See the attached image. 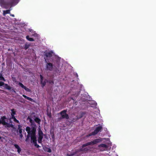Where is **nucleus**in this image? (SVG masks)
I'll return each mask as SVG.
<instances>
[{
  "label": "nucleus",
  "mask_w": 156,
  "mask_h": 156,
  "mask_svg": "<svg viewBox=\"0 0 156 156\" xmlns=\"http://www.w3.org/2000/svg\"><path fill=\"white\" fill-rule=\"evenodd\" d=\"M26 131L28 133L27 137L29 138L30 137L31 141L34 144L35 146L38 147L39 146L37 144L36 138L35 135L36 129L34 128L30 129L29 127L27 126L26 127Z\"/></svg>",
  "instance_id": "obj_1"
},
{
  "label": "nucleus",
  "mask_w": 156,
  "mask_h": 156,
  "mask_svg": "<svg viewBox=\"0 0 156 156\" xmlns=\"http://www.w3.org/2000/svg\"><path fill=\"white\" fill-rule=\"evenodd\" d=\"M19 1L20 0H4V1H1L0 3L1 4L12 7L17 5Z\"/></svg>",
  "instance_id": "obj_2"
},
{
  "label": "nucleus",
  "mask_w": 156,
  "mask_h": 156,
  "mask_svg": "<svg viewBox=\"0 0 156 156\" xmlns=\"http://www.w3.org/2000/svg\"><path fill=\"white\" fill-rule=\"evenodd\" d=\"M7 120V119L4 116L2 117L1 119H0V123H2L6 127H11L13 129H15L14 125L8 123L6 122Z\"/></svg>",
  "instance_id": "obj_3"
},
{
  "label": "nucleus",
  "mask_w": 156,
  "mask_h": 156,
  "mask_svg": "<svg viewBox=\"0 0 156 156\" xmlns=\"http://www.w3.org/2000/svg\"><path fill=\"white\" fill-rule=\"evenodd\" d=\"M102 129V127L101 126H98L96 128L94 132H92L91 133L87 135V136L89 137L91 135H94L98 133Z\"/></svg>",
  "instance_id": "obj_4"
},
{
  "label": "nucleus",
  "mask_w": 156,
  "mask_h": 156,
  "mask_svg": "<svg viewBox=\"0 0 156 156\" xmlns=\"http://www.w3.org/2000/svg\"><path fill=\"white\" fill-rule=\"evenodd\" d=\"M99 149L101 151H105L107 150L108 148V146L105 144H99L98 146Z\"/></svg>",
  "instance_id": "obj_5"
},
{
  "label": "nucleus",
  "mask_w": 156,
  "mask_h": 156,
  "mask_svg": "<svg viewBox=\"0 0 156 156\" xmlns=\"http://www.w3.org/2000/svg\"><path fill=\"white\" fill-rule=\"evenodd\" d=\"M46 62L47 63L46 65V70L52 71L53 69V64L50 62H47L46 61Z\"/></svg>",
  "instance_id": "obj_6"
},
{
  "label": "nucleus",
  "mask_w": 156,
  "mask_h": 156,
  "mask_svg": "<svg viewBox=\"0 0 156 156\" xmlns=\"http://www.w3.org/2000/svg\"><path fill=\"white\" fill-rule=\"evenodd\" d=\"M12 112L11 113V119H13V121L15 122L19 123H20L19 122L18 120H17L14 116V115L16 114V112L14 111V109H12L11 110Z\"/></svg>",
  "instance_id": "obj_7"
},
{
  "label": "nucleus",
  "mask_w": 156,
  "mask_h": 156,
  "mask_svg": "<svg viewBox=\"0 0 156 156\" xmlns=\"http://www.w3.org/2000/svg\"><path fill=\"white\" fill-rule=\"evenodd\" d=\"M38 129L39 137L38 141L39 143H41L42 142V140L43 137V133L40 128H39Z\"/></svg>",
  "instance_id": "obj_8"
},
{
  "label": "nucleus",
  "mask_w": 156,
  "mask_h": 156,
  "mask_svg": "<svg viewBox=\"0 0 156 156\" xmlns=\"http://www.w3.org/2000/svg\"><path fill=\"white\" fill-rule=\"evenodd\" d=\"M60 114L62 116V117L60 118V119H62V118H65L66 119H69V116L66 113V111L64 110L63 111H62L60 112Z\"/></svg>",
  "instance_id": "obj_9"
},
{
  "label": "nucleus",
  "mask_w": 156,
  "mask_h": 156,
  "mask_svg": "<svg viewBox=\"0 0 156 156\" xmlns=\"http://www.w3.org/2000/svg\"><path fill=\"white\" fill-rule=\"evenodd\" d=\"M40 77L41 79V83L42 85V87H43L45 85L47 80H46L45 79L44 81H43V77L42 75H40Z\"/></svg>",
  "instance_id": "obj_10"
},
{
  "label": "nucleus",
  "mask_w": 156,
  "mask_h": 156,
  "mask_svg": "<svg viewBox=\"0 0 156 156\" xmlns=\"http://www.w3.org/2000/svg\"><path fill=\"white\" fill-rule=\"evenodd\" d=\"M19 86L22 88L24 89L26 91L28 92H30L31 90L29 88H27L26 86H24L22 83H19Z\"/></svg>",
  "instance_id": "obj_11"
},
{
  "label": "nucleus",
  "mask_w": 156,
  "mask_h": 156,
  "mask_svg": "<svg viewBox=\"0 0 156 156\" xmlns=\"http://www.w3.org/2000/svg\"><path fill=\"white\" fill-rule=\"evenodd\" d=\"M53 52L51 51L49 52H47L45 53V55L47 57H51L52 55Z\"/></svg>",
  "instance_id": "obj_12"
},
{
  "label": "nucleus",
  "mask_w": 156,
  "mask_h": 156,
  "mask_svg": "<svg viewBox=\"0 0 156 156\" xmlns=\"http://www.w3.org/2000/svg\"><path fill=\"white\" fill-rule=\"evenodd\" d=\"M102 141V140L101 138H100L99 139H96L94 140L93 141L94 142V144H96L101 142Z\"/></svg>",
  "instance_id": "obj_13"
},
{
  "label": "nucleus",
  "mask_w": 156,
  "mask_h": 156,
  "mask_svg": "<svg viewBox=\"0 0 156 156\" xmlns=\"http://www.w3.org/2000/svg\"><path fill=\"white\" fill-rule=\"evenodd\" d=\"M94 144V142L93 141H91L90 142H88L86 144H83V147H86V146H88L89 145H93Z\"/></svg>",
  "instance_id": "obj_14"
},
{
  "label": "nucleus",
  "mask_w": 156,
  "mask_h": 156,
  "mask_svg": "<svg viewBox=\"0 0 156 156\" xmlns=\"http://www.w3.org/2000/svg\"><path fill=\"white\" fill-rule=\"evenodd\" d=\"M84 147H83V145L82 146V148H80L79 150L78 151H88L89 150V149H88L87 148V147L84 148ZM78 151H77L76 153Z\"/></svg>",
  "instance_id": "obj_15"
},
{
  "label": "nucleus",
  "mask_w": 156,
  "mask_h": 156,
  "mask_svg": "<svg viewBox=\"0 0 156 156\" xmlns=\"http://www.w3.org/2000/svg\"><path fill=\"white\" fill-rule=\"evenodd\" d=\"M4 87L5 89L9 90H10L11 89V87L7 84L5 83Z\"/></svg>",
  "instance_id": "obj_16"
},
{
  "label": "nucleus",
  "mask_w": 156,
  "mask_h": 156,
  "mask_svg": "<svg viewBox=\"0 0 156 156\" xmlns=\"http://www.w3.org/2000/svg\"><path fill=\"white\" fill-rule=\"evenodd\" d=\"M14 146H15V147L17 149V152L18 153H20L21 151V149L19 146L18 145L16 144H15L14 145Z\"/></svg>",
  "instance_id": "obj_17"
},
{
  "label": "nucleus",
  "mask_w": 156,
  "mask_h": 156,
  "mask_svg": "<svg viewBox=\"0 0 156 156\" xmlns=\"http://www.w3.org/2000/svg\"><path fill=\"white\" fill-rule=\"evenodd\" d=\"M10 10H4L3 11V14L4 16L7 14H9L10 13Z\"/></svg>",
  "instance_id": "obj_18"
},
{
  "label": "nucleus",
  "mask_w": 156,
  "mask_h": 156,
  "mask_svg": "<svg viewBox=\"0 0 156 156\" xmlns=\"http://www.w3.org/2000/svg\"><path fill=\"white\" fill-rule=\"evenodd\" d=\"M26 38L29 41H34V40L33 38L30 37L28 35L26 36Z\"/></svg>",
  "instance_id": "obj_19"
},
{
  "label": "nucleus",
  "mask_w": 156,
  "mask_h": 156,
  "mask_svg": "<svg viewBox=\"0 0 156 156\" xmlns=\"http://www.w3.org/2000/svg\"><path fill=\"white\" fill-rule=\"evenodd\" d=\"M22 126L20 125H18V129L19 130V133L20 134H22V129H21L20 128Z\"/></svg>",
  "instance_id": "obj_20"
},
{
  "label": "nucleus",
  "mask_w": 156,
  "mask_h": 156,
  "mask_svg": "<svg viewBox=\"0 0 156 156\" xmlns=\"http://www.w3.org/2000/svg\"><path fill=\"white\" fill-rule=\"evenodd\" d=\"M30 44H25L24 48L25 50H27L30 46Z\"/></svg>",
  "instance_id": "obj_21"
},
{
  "label": "nucleus",
  "mask_w": 156,
  "mask_h": 156,
  "mask_svg": "<svg viewBox=\"0 0 156 156\" xmlns=\"http://www.w3.org/2000/svg\"><path fill=\"white\" fill-rule=\"evenodd\" d=\"M0 80H3L4 81H6V80H5V79L2 76V74H1L0 75Z\"/></svg>",
  "instance_id": "obj_22"
},
{
  "label": "nucleus",
  "mask_w": 156,
  "mask_h": 156,
  "mask_svg": "<svg viewBox=\"0 0 156 156\" xmlns=\"http://www.w3.org/2000/svg\"><path fill=\"white\" fill-rule=\"evenodd\" d=\"M35 121L37 123H39L40 121V119L37 118H36L34 119Z\"/></svg>",
  "instance_id": "obj_23"
},
{
  "label": "nucleus",
  "mask_w": 156,
  "mask_h": 156,
  "mask_svg": "<svg viewBox=\"0 0 156 156\" xmlns=\"http://www.w3.org/2000/svg\"><path fill=\"white\" fill-rule=\"evenodd\" d=\"M5 84L3 82L0 81V87L4 86Z\"/></svg>",
  "instance_id": "obj_24"
},
{
  "label": "nucleus",
  "mask_w": 156,
  "mask_h": 156,
  "mask_svg": "<svg viewBox=\"0 0 156 156\" xmlns=\"http://www.w3.org/2000/svg\"><path fill=\"white\" fill-rule=\"evenodd\" d=\"M20 136L21 139H22L23 137V136L22 134H20Z\"/></svg>",
  "instance_id": "obj_25"
},
{
  "label": "nucleus",
  "mask_w": 156,
  "mask_h": 156,
  "mask_svg": "<svg viewBox=\"0 0 156 156\" xmlns=\"http://www.w3.org/2000/svg\"><path fill=\"white\" fill-rule=\"evenodd\" d=\"M79 94V92H77V94H75V96L76 97H77L78 95V94Z\"/></svg>",
  "instance_id": "obj_26"
},
{
  "label": "nucleus",
  "mask_w": 156,
  "mask_h": 156,
  "mask_svg": "<svg viewBox=\"0 0 156 156\" xmlns=\"http://www.w3.org/2000/svg\"><path fill=\"white\" fill-rule=\"evenodd\" d=\"M27 99H28L29 100L31 101L32 100V98H27Z\"/></svg>",
  "instance_id": "obj_27"
},
{
  "label": "nucleus",
  "mask_w": 156,
  "mask_h": 156,
  "mask_svg": "<svg viewBox=\"0 0 156 156\" xmlns=\"http://www.w3.org/2000/svg\"><path fill=\"white\" fill-rule=\"evenodd\" d=\"M49 83H54V82L53 81H50Z\"/></svg>",
  "instance_id": "obj_28"
},
{
  "label": "nucleus",
  "mask_w": 156,
  "mask_h": 156,
  "mask_svg": "<svg viewBox=\"0 0 156 156\" xmlns=\"http://www.w3.org/2000/svg\"><path fill=\"white\" fill-rule=\"evenodd\" d=\"M30 119V122H32V120L30 118H29V117L28 118V119Z\"/></svg>",
  "instance_id": "obj_29"
},
{
  "label": "nucleus",
  "mask_w": 156,
  "mask_h": 156,
  "mask_svg": "<svg viewBox=\"0 0 156 156\" xmlns=\"http://www.w3.org/2000/svg\"><path fill=\"white\" fill-rule=\"evenodd\" d=\"M48 152H51V150L50 149H49V150H48Z\"/></svg>",
  "instance_id": "obj_30"
},
{
  "label": "nucleus",
  "mask_w": 156,
  "mask_h": 156,
  "mask_svg": "<svg viewBox=\"0 0 156 156\" xmlns=\"http://www.w3.org/2000/svg\"><path fill=\"white\" fill-rule=\"evenodd\" d=\"M10 15L13 17H14L15 16L13 14H10Z\"/></svg>",
  "instance_id": "obj_31"
},
{
  "label": "nucleus",
  "mask_w": 156,
  "mask_h": 156,
  "mask_svg": "<svg viewBox=\"0 0 156 156\" xmlns=\"http://www.w3.org/2000/svg\"><path fill=\"white\" fill-rule=\"evenodd\" d=\"M23 96L24 97V98H29V97H27L25 95H23Z\"/></svg>",
  "instance_id": "obj_32"
},
{
  "label": "nucleus",
  "mask_w": 156,
  "mask_h": 156,
  "mask_svg": "<svg viewBox=\"0 0 156 156\" xmlns=\"http://www.w3.org/2000/svg\"><path fill=\"white\" fill-rule=\"evenodd\" d=\"M48 115L49 116V117H50V116H51V115H50V114H49V113H48Z\"/></svg>",
  "instance_id": "obj_33"
},
{
  "label": "nucleus",
  "mask_w": 156,
  "mask_h": 156,
  "mask_svg": "<svg viewBox=\"0 0 156 156\" xmlns=\"http://www.w3.org/2000/svg\"><path fill=\"white\" fill-rule=\"evenodd\" d=\"M97 105V103L96 102H94V105Z\"/></svg>",
  "instance_id": "obj_34"
},
{
  "label": "nucleus",
  "mask_w": 156,
  "mask_h": 156,
  "mask_svg": "<svg viewBox=\"0 0 156 156\" xmlns=\"http://www.w3.org/2000/svg\"><path fill=\"white\" fill-rule=\"evenodd\" d=\"M58 71L59 72H60V70H58Z\"/></svg>",
  "instance_id": "obj_35"
},
{
  "label": "nucleus",
  "mask_w": 156,
  "mask_h": 156,
  "mask_svg": "<svg viewBox=\"0 0 156 156\" xmlns=\"http://www.w3.org/2000/svg\"><path fill=\"white\" fill-rule=\"evenodd\" d=\"M76 76H77V77L78 76V75L77 74H76Z\"/></svg>",
  "instance_id": "obj_36"
},
{
  "label": "nucleus",
  "mask_w": 156,
  "mask_h": 156,
  "mask_svg": "<svg viewBox=\"0 0 156 156\" xmlns=\"http://www.w3.org/2000/svg\"><path fill=\"white\" fill-rule=\"evenodd\" d=\"M79 118H76V119H78Z\"/></svg>",
  "instance_id": "obj_37"
}]
</instances>
